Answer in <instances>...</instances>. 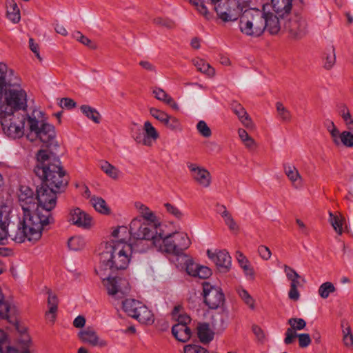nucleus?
Masks as SVG:
<instances>
[{
    "label": "nucleus",
    "mask_w": 353,
    "mask_h": 353,
    "mask_svg": "<svg viewBox=\"0 0 353 353\" xmlns=\"http://www.w3.org/2000/svg\"><path fill=\"white\" fill-rule=\"evenodd\" d=\"M34 172L44 184L55 190L61 192L68 185V179L59 157L46 150H40L37 152Z\"/></svg>",
    "instance_id": "f257e3e1"
},
{
    "label": "nucleus",
    "mask_w": 353,
    "mask_h": 353,
    "mask_svg": "<svg viewBox=\"0 0 353 353\" xmlns=\"http://www.w3.org/2000/svg\"><path fill=\"white\" fill-rule=\"evenodd\" d=\"M6 70L5 65H0V99L3 94L5 95V101L1 106V110L8 112L25 110L27 107V94L19 84L12 83L7 79Z\"/></svg>",
    "instance_id": "f03ea898"
},
{
    "label": "nucleus",
    "mask_w": 353,
    "mask_h": 353,
    "mask_svg": "<svg viewBox=\"0 0 353 353\" xmlns=\"http://www.w3.org/2000/svg\"><path fill=\"white\" fill-rule=\"evenodd\" d=\"M47 216L40 218L38 214L23 215V220L15 231H10L9 240L17 243L37 241L41 236L42 230L48 225Z\"/></svg>",
    "instance_id": "7ed1b4c3"
},
{
    "label": "nucleus",
    "mask_w": 353,
    "mask_h": 353,
    "mask_svg": "<svg viewBox=\"0 0 353 353\" xmlns=\"http://www.w3.org/2000/svg\"><path fill=\"white\" fill-rule=\"evenodd\" d=\"M132 251L131 244L105 245V250L101 254L100 261L111 270H125L129 265Z\"/></svg>",
    "instance_id": "20e7f679"
},
{
    "label": "nucleus",
    "mask_w": 353,
    "mask_h": 353,
    "mask_svg": "<svg viewBox=\"0 0 353 353\" xmlns=\"http://www.w3.org/2000/svg\"><path fill=\"white\" fill-rule=\"evenodd\" d=\"M191 244L188 234L182 232H174L166 235L161 232L157 239H154V248L159 252L181 254Z\"/></svg>",
    "instance_id": "39448f33"
},
{
    "label": "nucleus",
    "mask_w": 353,
    "mask_h": 353,
    "mask_svg": "<svg viewBox=\"0 0 353 353\" xmlns=\"http://www.w3.org/2000/svg\"><path fill=\"white\" fill-rule=\"evenodd\" d=\"M241 32L251 37H259L265 30V12L256 8H246L239 21Z\"/></svg>",
    "instance_id": "423d86ee"
},
{
    "label": "nucleus",
    "mask_w": 353,
    "mask_h": 353,
    "mask_svg": "<svg viewBox=\"0 0 353 353\" xmlns=\"http://www.w3.org/2000/svg\"><path fill=\"white\" fill-rule=\"evenodd\" d=\"M29 129L31 132L47 146L52 145L55 141L56 133L52 125L46 122L43 112L34 110L28 117Z\"/></svg>",
    "instance_id": "0eeeda50"
},
{
    "label": "nucleus",
    "mask_w": 353,
    "mask_h": 353,
    "mask_svg": "<svg viewBox=\"0 0 353 353\" xmlns=\"http://www.w3.org/2000/svg\"><path fill=\"white\" fill-rule=\"evenodd\" d=\"M1 124L5 134L12 139L21 138L24 134L26 117L19 112H0Z\"/></svg>",
    "instance_id": "6e6552de"
},
{
    "label": "nucleus",
    "mask_w": 353,
    "mask_h": 353,
    "mask_svg": "<svg viewBox=\"0 0 353 353\" xmlns=\"http://www.w3.org/2000/svg\"><path fill=\"white\" fill-rule=\"evenodd\" d=\"M57 192L60 191L55 190L44 183L37 188V207L39 205L45 212L43 214L37 208V212H34L33 214H38L40 218L47 216L48 225L52 220L50 211L56 206Z\"/></svg>",
    "instance_id": "1a4fd4ad"
},
{
    "label": "nucleus",
    "mask_w": 353,
    "mask_h": 353,
    "mask_svg": "<svg viewBox=\"0 0 353 353\" xmlns=\"http://www.w3.org/2000/svg\"><path fill=\"white\" fill-rule=\"evenodd\" d=\"M131 232L134 239L150 241L154 246V239L159 237L161 231L160 222L142 221L140 218L134 219L130 224ZM141 243L142 241L140 242Z\"/></svg>",
    "instance_id": "9d476101"
},
{
    "label": "nucleus",
    "mask_w": 353,
    "mask_h": 353,
    "mask_svg": "<svg viewBox=\"0 0 353 353\" xmlns=\"http://www.w3.org/2000/svg\"><path fill=\"white\" fill-rule=\"evenodd\" d=\"M248 7L244 0H220L214 8L218 17L224 22L234 21Z\"/></svg>",
    "instance_id": "9b49d317"
},
{
    "label": "nucleus",
    "mask_w": 353,
    "mask_h": 353,
    "mask_svg": "<svg viewBox=\"0 0 353 353\" xmlns=\"http://www.w3.org/2000/svg\"><path fill=\"white\" fill-rule=\"evenodd\" d=\"M284 30L292 39L299 40L303 38L308 32L306 20L300 15L294 14L286 18Z\"/></svg>",
    "instance_id": "f8f14e48"
},
{
    "label": "nucleus",
    "mask_w": 353,
    "mask_h": 353,
    "mask_svg": "<svg viewBox=\"0 0 353 353\" xmlns=\"http://www.w3.org/2000/svg\"><path fill=\"white\" fill-rule=\"evenodd\" d=\"M203 295L204 303L210 309L218 308L223 304L225 301V296L221 288L208 282L203 283Z\"/></svg>",
    "instance_id": "ddd939ff"
},
{
    "label": "nucleus",
    "mask_w": 353,
    "mask_h": 353,
    "mask_svg": "<svg viewBox=\"0 0 353 353\" xmlns=\"http://www.w3.org/2000/svg\"><path fill=\"white\" fill-rule=\"evenodd\" d=\"M103 283L108 294L114 299H123L130 290L128 282L121 277H108Z\"/></svg>",
    "instance_id": "4468645a"
},
{
    "label": "nucleus",
    "mask_w": 353,
    "mask_h": 353,
    "mask_svg": "<svg viewBox=\"0 0 353 353\" xmlns=\"http://www.w3.org/2000/svg\"><path fill=\"white\" fill-rule=\"evenodd\" d=\"M19 202L23 211V215L30 216L33 215V210L36 209V196L31 188L21 185L18 195Z\"/></svg>",
    "instance_id": "2eb2a0df"
},
{
    "label": "nucleus",
    "mask_w": 353,
    "mask_h": 353,
    "mask_svg": "<svg viewBox=\"0 0 353 353\" xmlns=\"http://www.w3.org/2000/svg\"><path fill=\"white\" fill-rule=\"evenodd\" d=\"M68 220L71 224L84 230H90L94 225L92 216L79 208L70 210Z\"/></svg>",
    "instance_id": "dca6fc26"
},
{
    "label": "nucleus",
    "mask_w": 353,
    "mask_h": 353,
    "mask_svg": "<svg viewBox=\"0 0 353 353\" xmlns=\"http://www.w3.org/2000/svg\"><path fill=\"white\" fill-rule=\"evenodd\" d=\"M187 167L190 172L191 177L199 185L208 188L210 185L212 176L208 170L196 163L188 162Z\"/></svg>",
    "instance_id": "f3484780"
},
{
    "label": "nucleus",
    "mask_w": 353,
    "mask_h": 353,
    "mask_svg": "<svg viewBox=\"0 0 353 353\" xmlns=\"http://www.w3.org/2000/svg\"><path fill=\"white\" fill-rule=\"evenodd\" d=\"M207 254L221 272H226L230 269L232 265L231 256L226 250H219L213 252L208 250Z\"/></svg>",
    "instance_id": "a211bd4d"
},
{
    "label": "nucleus",
    "mask_w": 353,
    "mask_h": 353,
    "mask_svg": "<svg viewBox=\"0 0 353 353\" xmlns=\"http://www.w3.org/2000/svg\"><path fill=\"white\" fill-rule=\"evenodd\" d=\"M285 21H286V18L283 17H281L271 12H265V30L270 34H276L280 32L282 27L284 28Z\"/></svg>",
    "instance_id": "6ab92c4d"
},
{
    "label": "nucleus",
    "mask_w": 353,
    "mask_h": 353,
    "mask_svg": "<svg viewBox=\"0 0 353 353\" xmlns=\"http://www.w3.org/2000/svg\"><path fill=\"white\" fill-rule=\"evenodd\" d=\"M288 323L290 327L288 328L285 332V338L284 343L286 345L291 344L294 338L296 337V330H302L306 326V322L301 318H291L288 321Z\"/></svg>",
    "instance_id": "aec40b11"
},
{
    "label": "nucleus",
    "mask_w": 353,
    "mask_h": 353,
    "mask_svg": "<svg viewBox=\"0 0 353 353\" xmlns=\"http://www.w3.org/2000/svg\"><path fill=\"white\" fill-rule=\"evenodd\" d=\"M111 236L112 239L106 243L108 245H113L117 243L130 244L129 241L132 234L130 228L128 229V227L122 225L113 230Z\"/></svg>",
    "instance_id": "412c9836"
},
{
    "label": "nucleus",
    "mask_w": 353,
    "mask_h": 353,
    "mask_svg": "<svg viewBox=\"0 0 353 353\" xmlns=\"http://www.w3.org/2000/svg\"><path fill=\"white\" fill-rule=\"evenodd\" d=\"M295 0H271L272 7L279 17L288 18L291 16L292 2Z\"/></svg>",
    "instance_id": "4be33fe9"
},
{
    "label": "nucleus",
    "mask_w": 353,
    "mask_h": 353,
    "mask_svg": "<svg viewBox=\"0 0 353 353\" xmlns=\"http://www.w3.org/2000/svg\"><path fill=\"white\" fill-rule=\"evenodd\" d=\"M231 108L245 128H252L253 127L251 119L241 104L237 101H233L231 103Z\"/></svg>",
    "instance_id": "5701e85b"
},
{
    "label": "nucleus",
    "mask_w": 353,
    "mask_h": 353,
    "mask_svg": "<svg viewBox=\"0 0 353 353\" xmlns=\"http://www.w3.org/2000/svg\"><path fill=\"white\" fill-rule=\"evenodd\" d=\"M137 309L138 310L133 317L134 319L143 324L150 325L154 323V314L146 305L141 302V305H139Z\"/></svg>",
    "instance_id": "b1692460"
},
{
    "label": "nucleus",
    "mask_w": 353,
    "mask_h": 353,
    "mask_svg": "<svg viewBox=\"0 0 353 353\" xmlns=\"http://www.w3.org/2000/svg\"><path fill=\"white\" fill-rule=\"evenodd\" d=\"M283 170L293 187L298 188L301 186L302 177L294 165L285 163L283 164Z\"/></svg>",
    "instance_id": "393cba45"
},
{
    "label": "nucleus",
    "mask_w": 353,
    "mask_h": 353,
    "mask_svg": "<svg viewBox=\"0 0 353 353\" xmlns=\"http://www.w3.org/2000/svg\"><path fill=\"white\" fill-rule=\"evenodd\" d=\"M10 224L9 219L0 211V245H4L9 242Z\"/></svg>",
    "instance_id": "a878e982"
},
{
    "label": "nucleus",
    "mask_w": 353,
    "mask_h": 353,
    "mask_svg": "<svg viewBox=\"0 0 353 353\" xmlns=\"http://www.w3.org/2000/svg\"><path fill=\"white\" fill-rule=\"evenodd\" d=\"M172 333L176 340L186 342L191 337V330L188 325L174 324L172 327Z\"/></svg>",
    "instance_id": "bb28decb"
},
{
    "label": "nucleus",
    "mask_w": 353,
    "mask_h": 353,
    "mask_svg": "<svg viewBox=\"0 0 353 353\" xmlns=\"http://www.w3.org/2000/svg\"><path fill=\"white\" fill-rule=\"evenodd\" d=\"M79 336L83 343H89L92 346H96L97 345L103 346L105 345V343L103 342L99 343L98 336L97 335L96 332L90 327L81 331L79 333Z\"/></svg>",
    "instance_id": "cd10ccee"
},
{
    "label": "nucleus",
    "mask_w": 353,
    "mask_h": 353,
    "mask_svg": "<svg viewBox=\"0 0 353 353\" xmlns=\"http://www.w3.org/2000/svg\"><path fill=\"white\" fill-rule=\"evenodd\" d=\"M6 15L8 19L14 23H17L21 19L20 10L14 0H6Z\"/></svg>",
    "instance_id": "c85d7f7f"
},
{
    "label": "nucleus",
    "mask_w": 353,
    "mask_h": 353,
    "mask_svg": "<svg viewBox=\"0 0 353 353\" xmlns=\"http://www.w3.org/2000/svg\"><path fill=\"white\" fill-rule=\"evenodd\" d=\"M48 305L49 307L48 311L46 312V319L51 322H54L56 318V313L58 306L57 296L53 294L50 290L48 291Z\"/></svg>",
    "instance_id": "c756f323"
},
{
    "label": "nucleus",
    "mask_w": 353,
    "mask_h": 353,
    "mask_svg": "<svg viewBox=\"0 0 353 353\" xmlns=\"http://www.w3.org/2000/svg\"><path fill=\"white\" fill-rule=\"evenodd\" d=\"M7 334L6 333L0 330V353H31L29 349H21L19 350L18 348L7 345Z\"/></svg>",
    "instance_id": "7c9ffc66"
},
{
    "label": "nucleus",
    "mask_w": 353,
    "mask_h": 353,
    "mask_svg": "<svg viewBox=\"0 0 353 353\" xmlns=\"http://www.w3.org/2000/svg\"><path fill=\"white\" fill-rule=\"evenodd\" d=\"M197 334L203 343H208L213 340L214 332L210 328L208 323H199L197 327Z\"/></svg>",
    "instance_id": "2f4dec72"
},
{
    "label": "nucleus",
    "mask_w": 353,
    "mask_h": 353,
    "mask_svg": "<svg viewBox=\"0 0 353 353\" xmlns=\"http://www.w3.org/2000/svg\"><path fill=\"white\" fill-rule=\"evenodd\" d=\"M236 258L240 267L243 269L245 274L253 278L254 275V271L248 258L240 251H237L236 252Z\"/></svg>",
    "instance_id": "473e14b6"
},
{
    "label": "nucleus",
    "mask_w": 353,
    "mask_h": 353,
    "mask_svg": "<svg viewBox=\"0 0 353 353\" xmlns=\"http://www.w3.org/2000/svg\"><path fill=\"white\" fill-rule=\"evenodd\" d=\"M134 206L141 213L143 218L142 221L159 222L154 213L142 203L136 202Z\"/></svg>",
    "instance_id": "72a5a7b5"
},
{
    "label": "nucleus",
    "mask_w": 353,
    "mask_h": 353,
    "mask_svg": "<svg viewBox=\"0 0 353 353\" xmlns=\"http://www.w3.org/2000/svg\"><path fill=\"white\" fill-rule=\"evenodd\" d=\"M336 141H333L335 145H343L347 148L353 147V134L349 131L339 132L336 136Z\"/></svg>",
    "instance_id": "f704fd0d"
},
{
    "label": "nucleus",
    "mask_w": 353,
    "mask_h": 353,
    "mask_svg": "<svg viewBox=\"0 0 353 353\" xmlns=\"http://www.w3.org/2000/svg\"><path fill=\"white\" fill-rule=\"evenodd\" d=\"M153 94L157 100L161 101L167 105H170L174 108H177V105L174 101L173 98L168 94L163 89L155 88L153 90Z\"/></svg>",
    "instance_id": "c9c22d12"
},
{
    "label": "nucleus",
    "mask_w": 353,
    "mask_h": 353,
    "mask_svg": "<svg viewBox=\"0 0 353 353\" xmlns=\"http://www.w3.org/2000/svg\"><path fill=\"white\" fill-rule=\"evenodd\" d=\"M139 305H141V302L135 299H129L122 301L123 311L132 318L137 312Z\"/></svg>",
    "instance_id": "e433bc0d"
},
{
    "label": "nucleus",
    "mask_w": 353,
    "mask_h": 353,
    "mask_svg": "<svg viewBox=\"0 0 353 353\" xmlns=\"http://www.w3.org/2000/svg\"><path fill=\"white\" fill-rule=\"evenodd\" d=\"M341 326L342 328V332H343V341L344 343V345L346 347H351L353 345V335L352 334V330L350 325H349L348 322L343 320L341 323Z\"/></svg>",
    "instance_id": "4c0bfd02"
},
{
    "label": "nucleus",
    "mask_w": 353,
    "mask_h": 353,
    "mask_svg": "<svg viewBox=\"0 0 353 353\" xmlns=\"http://www.w3.org/2000/svg\"><path fill=\"white\" fill-rule=\"evenodd\" d=\"M194 65L196 68V69L209 77H212L214 74V69L210 66V65L205 62L203 59H195L193 61Z\"/></svg>",
    "instance_id": "58836bf2"
},
{
    "label": "nucleus",
    "mask_w": 353,
    "mask_h": 353,
    "mask_svg": "<svg viewBox=\"0 0 353 353\" xmlns=\"http://www.w3.org/2000/svg\"><path fill=\"white\" fill-rule=\"evenodd\" d=\"M100 168L110 178L117 179L119 176V170L106 161H103L99 164Z\"/></svg>",
    "instance_id": "ea45409f"
},
{
    "label": "nucleus",
    "mask_w": 353,
    "mask_h": 353,
    "mask_svg": "<svg viewBox=\"0 0 353 353\" xmlns=\"http://www.w3.org/2000/svg\"><path fill=\"white\" fill-rule=\"evenodd\" d=\"M81 110L88 119H91L95 123H99L101 116L99 112L95 109L87 105L81 106Z\"/></svg>",
    "instance_id": "a19ab883"
},
{
    "label": "nucleus",
    "mask_w": 353,
    "mask_h": 353,
    "mask_svg": "<svg viewBox=\"0 0 353 353\" xmlns=\"http://www.w3.org/2000/svg\"><path fill=\"white\" fill-rule=\"evenodd\" d=\"M276 109L279 119L283 122H290L292 120V114L281 102L276 103Z\"/></svg>",
    "instance_id": "79ce46f5"
},
{
    "label": "nucleus",
    "mask_w": 353,
    "mask_h": 353,
    "mask_svg": "<svg viewBox=\"0 0 353 353\" xmlns=\"http://www.w3.org/2000/svg\"><path fill=\"white\" fill-rule=\"evenodd\" d=\"M85 245V239L79 236H72L68 241V246L70 250L79 251L82 250Z\"/></svg>",
    "instance_id": "37998d69"
},
{
    "label": "nucleus",
    "mask_w": 353,
    "mask_h": 353,
    "mask_svg": "<svg viewBox=\"0 0 353 353\" xmlns=\"http://www.w3.org/2000/svg\"><path fill=\"white\" fill-rule=\"evenodd\" d=\"M91 201L93 207L97 212L104 214L110 213V208L104 199L101 197H94Z\"/></svg>",
    "instance_id": "c03bdc74"
},
{
    "label": "nucleus",
    "mask_w": 353,
    "mask_h": 353,
    "mask_svg": "<svg viewBox=\"0 0 353 353\" xmlns=\"http://www.w3.org/2000/svg\"><path fill=\"white\" fill-rule=\"evenodd\" d=\"M324 59V68L327 70L331 69L336 62L335 49L334 46H330L326 50Z\"/></svg>",
    "instance_id": "a18cd8bd"
},
{
    "label": "nucleus",
    "mask_w": 353,
    "mask_h": 353,
    "mask_svg": "<svg viewBox=\"0 0 353 353\" xmlns=\"http://www.w3.org/2000/svg\"><path fill=\"white\" fill-rule=\"evenodd\" d=\"M17 330L20 334L17 339L18 343L21 345V348L28 349L31 343V339L30 335L26 331V329L25 327L20 329L19 327H17Z\"/></svg>",
    "instance_id": "49530a36"
},
{
    "label": "nucleus",
    "mask_w": 353,
    "mask_h": 353,
    "mask_svg": "<svg viewBox=\"0 0 353 353\" xmlns=\"http://www.w3.org/2000/svg\"><path fill=\"white\" fill-rule=\"evenodd\" d=\"M190 3L195 6L198 12L203 15L206 19L212 17L211 13L208 11L207 7L204 5V2L201 0H189Z\"/></svg>",
    "instance_id": "de8ad7c7"
},
{
    "label": "nucleus",
    "mask_w": 353,
    "mask_h": 353,
    "mask_svg": "<svg viewBox=\"0 0 353 353\" xmlns=\"http://www.w3.org/2000/svg\"><path fill=\"white\" fill-rule=\"evenodd\" d=\"M336 291V288L331 282H325L319 288V294L323 299H327L331 293Z\"/></svg>",
    "instance_id": "09e8293b"
},
{
    "label": "nucleus",
    "mask_w": 353,
    "mask_h": 353,
    "mask_svg": "<svg viewBox=\"0 0 353 353\" xmlns=\"http://www.w3.org/2000/svg\"><path fill=\"white\" fill-rule=\"evenodd\" d=\"M144 134L145 137H148L149 140L155 141L159 138V134L154 127L152 125L150 121H145L144 123Z\"/></svg>",
    "instance_id": "8fccbe9b"
},
{
    "label": "nucleus",
    "mask_w": 353,
    "mask_h": 353,
    "mask_svg": "<svg viewBox=\"0 0 353 353\" xmlns=\"http://www.w3.org/2000/svg\"><path fill=\"white\" fill-rule=\"evenodd\" d=\"M238 294L241 299L248 305L251 309L254 308V300L249 294L247 290L243 288H239L237 290Z\"/></svg>",
    "instance_id": "3c124183"
},
{
    "label": "nucleus",
    "mask_w": 353,
    "mask_h": 353,
    "mask_svg": "<svg viewBox=\"0 0 353 353\" xmlns=\"http://www.w3.org/2000/svg\"><path fill=\"white\" fill-rule=\"evenodd\" d=\"M330 215V222L334 230L339 233L341 234L343 232V223L342 220L337 216L334 215V214L331 212H329Z\"/></svg>",
    "instance_id": "603ef678"
},
{
    "label": "nucleus",
    "mask_w": 353,
    "mask_h": 353,
    "mask_svg": "<svg viewBox=\"0 0 353 353\" xmlns=\"http://www.w3.org/2000/svg\"><path fill=\"white\" fill-rule=\"evenodd\" d=\"M132 137L134 141L138 143H142L147 146H150L152 145V141L149 140L148 137H145L144 133L141 129H139L137 132H134Z\"/></svg>",
    "instance_id": "864d4df0"
},
{
    "label": "nucleus",
    "mask_w": 353,
    "mask_h": 353,
    "mask_svg": "<svg viewBox=\"0 0 353 353\" xmlns=\"http://www.w3.org/2000/svg\"><path fill=\"white\" fill-rule=\"evenodd\" d=\"M196 130L203 137L208 138L212 135V131L204 121H199L196 124Z\"/></svg>",
    "instance_id": "5fc2aeb1"
},
{
    "label": "nucleus",
    "mask_w": 353,
    "mask_h": 353,
    "mask_svg": "<svg viewBox=\"0 0 353 353\" xmlns=\"http://www.w3.org/2000/svg\"><path fill=\"white\" fill-rule=\"evenodd\" d=\"M212 324L214 330L216 331H222L225 329V321L223 315L218 314L213 316L212 318Z\"/></svg>",
    "instance_id": "6e6d98bb"
},
{
    "label": "nucleus",
    "mask_w": 353,
    "mask_h": 353,
    "mask_svg": "<svg viewBox=\"0 0 353 353\" xmlns=\"http://www.w3.org/2000/svg\"><path fill=\"white\" fill-rule=\"evenodd\" d=\"M150 113L154 119H157L162 123H163L165 120L168 118V114L166 112L155 108H150Z\"/></svg>",
    "instance_id": "4d7b16f0"
},
{
    "label": "nucleus",
    "mask_w": 353,
    "mask_h": 353,
    "mask_svg": "<svg viewBox=\"0 0 353 353\" xmlns=\"http://www.w3.org/2000/svg\"><path fill=\"white\" fill-rule=\"evenodd\" d=\"M324 126L327 131L330 133L332 141H336V136L339 134V130L335 126L334 122L330 119H325L324 121Z\"/></svg>",
    "instance_id": "13d9d810"
},
{
    "label": "nucleus",
    "mask_w": 353,
    "mask_h": 353,
    "mask_svg": "<svg viewBox=\"0 0 353 353\" xmlns=\"http://www.w3.org/2000/svg\"><path fill=\"white\" fill-rule=\"evenodd\" d=\"M163 124L172 130H177L180 128V122L179 121L172 116L168 115V118H167Z\"/></svg>",
    "instance_id": "bf43d9fd"
},
{
    "label": "nucleus",
    "mask_w": 353,
    "mask_h": 353,
    "mask_svg": "<svg viewBox=\"0 0 353 353\" xmlns=\"http://www.w3.org/2000/svg\"><path fill=\"white\" fill-rule=\"evenodd\" d=\"M184 353H208L204 347L198 345H188L184 347Z\"/></svg>",
    "instance_id": "052dcab7"
},
{
    "label": "nucleus",
    "mask_w": 353,
    "mask_h": 353,
    "mask_svg": "<svg viewBox=\"0 0 353 353\" xmlns=\"http://www.w3.org/2000/svg\"><path fill=\"white\" fill-rule=\"evenodd\" d=\"M187 273L194 277H196L198 271L199 264L194 263L192 259H188L185 262Z\"/></svg>",
    "instance_id": "680f3d73"
},
{
    "label": "nucleus",
    "mask_w": 353,
    "mask_h": 353,
    "mask_svg": "<svg viewBox=\"0 0 353 353\" xmlns=\"http://www.w3.org/2000/svg\"><path fill=\"white\" fill-rule=\"evenodd\" d=\"M212 274L211 270L206 267L199 265L198 271L196 272V277L199 279H205L210 277Z\"/></svg>",
    "instance_id": "e2e57ef3"
},
{
    "label": "nucleus",
    "mask_w": 353,
    "mask_h": 353,
    "mask_svg": "<svg viewBox=\"0 0 353 353\" xmlns=\"http://www.w3.org/2000/svg\"><path fill=\"white\" fill-rule=\"evenodd\" d=\"M299 338V344L301 347H306L311 343V339L308 334H296Z\"/></svg>",
    "instance_id": "0e129e2a"
},
{
    "label": "nucleus",
    "mask_w": 353,
    "mask_h": 353,
    "mask_svg": "<svg viewBox=\"0 0 353 353\" xmlns=\"http://www.w3.org/2000/svg\"><path fill=\"white\" fill-rule=\"evenodd\" d=\"M258 253L259 256L265 261L269 260L272 255L270 250L267 246L263 245L259 246Z\"/></svg>",
    "instance_id": "69168bd1"
},
{
    "label": "nucleus",
    "mask_w": 353,
    "mask_h": 353,
    "mask_svg": "<svg viewBox=\"0 0 353 353\" xmlns=\"http://www.w3.org/2000/svg\"><path fill=\"white\" fill-rule=\"evenodd\" d=\"M283 270L289 281L292 280L293 279H300L301 277L293 268L287 265H283Z\"/></svg>",
    "instance_id": "338daca9"
},
{
    "label": "nucleus",
    "mask_w": 353,
    "mask_h": 353,
    "mask_svg": "<svg viewBox=\"0 0 353 353\" xmlns=\"http://www.w3.org/2000/svg\"><path fill=\"white\" fill-rule=\"evenodd\" d=\"M223 219L225 223L228 226L230 230L237 231L239 230V227L230 213L228 214L227 216H224Z\"/></svg>",
    "instance_id": "774afa93"
}]
</instances>
